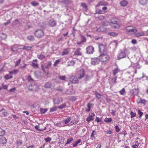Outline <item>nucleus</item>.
<instances>
[{"instance_id":"f257e3e1","label":"nucleus","mask_w":148,"mask_h":148,"mask_svg":"<svg viewBox=\"0 0 148 148\" xmlns=\"http://www.w3.org/2000/svg\"><path fill=\"white\" fill-rule=\"evenodd\" d=\"M100 61L102 62H106L109 59V57L108 55L106 54V53H101L99 56Z\"/></svg>"},{"instance_id":"f03ea898","label":"nucleus","mask_w":148,"mask_h":148,"mask_svg":"<svg viewBox=\"0 0 148 148\" xmlns=\"http://www.w3.org/2000/svg\"><path fill=\"white\" fill-rule=\"evenodd\" d=\"M35 36L38 38H41L44 36V32L41 29L36 30L34 32Z\"/></svg>"},{"instance_id":"7ed1b4c3","label":"nucleus","mask_w":148,"mask_h":148,"mask_svg":"<svg viewBox=\"0 0 148 148\" xmlns=\"http://www.w3.org/2000/svg\"><path fill=\"white\" fill-rule=\"evenodd\" d=\"M117 20L116 19L113 18L112 19L111 21V23L113 24L112 26L115 29L119 28L120 27V24Z\"/></svg>"},{"instance_id":"20e7f679","label":"nucleus","mask_w":148,"mask_h":148,"mask_svg":"<svg viewBox=\"0 0 148 148\" xmlns=\"http://www.w3.org/2000/svg\"><path fill=\"white\" fill-rule=\"evenodd\" d=\"M47 23L48 25L51 27L56 26L57 24L56 21L52 18L49 19L47 21Z\"/></svg>"},{"instance_id":"39448f33","label":"nucleus","mask_w":148,"mask_h":148,"mask_svg":"<svg viewBox=\"0 0 148 148\" xmlns=\"http://www.w3.org/2000/svg\"><path fill=\"white\" fill-rule=\"evenodd\" d=\"M94 51V48L92 46H89L86 48V53L88 54H92Z\"/></svg>"},{"instance_id":"423d86ee","label":"nucleus","mask_w":148,"mask_h":148,"mask_svg":"<svg viewBox=\"0 0 148 148\" xmlns=\"http://www.w3.org/2000/svg\"><path fill=\"white\" fill-rule=\"evenodd\" d=\"M130 27L131 26H127L126 27V30L128 33L131 34H133L137 32V30L135 27H134L133 29H128V28L129 27Z\"/></svg>"},{"instance_id":"0eeeda50","label":"nucleus","mask_w":148,"mask_h":148,"mask_svg":"<svg viewBox=\"0 0 148 148\" xmlns=\"http://www.w3.org/2000/svg\"><path fill=\"white\" fill-rule=\"evenodd\" d=\"M106 47V45H104L101 44L99 45V50L100 54L106 53L105 50Z\"/></svg>"},{"instance_id":"6e6552de","label":"nucleus","mask_w":148,"mask_h":148,"mask_svg":"<svg viewBox=\"0 0 148 148\" xmlns=\"http://www.w3.org/2000/svg\"><path fill=\"white\" fill-rule=\"evenodd\" d=\"M52 65L51 62L50 61H49L47 62V65L45 67H44L43 64L41 65V67L42 69L45 73H46V71L45 70V68L47 69H49L51 67Z\"/></svg>"},{"instance_id":"1a4fd4ad","label":"nucleus","mask_w":148,"mask_h":148,"mask_svg":"<svg viewBox=\"0 0 148 148\" xmlns=\"http://www.w3.org/2000/svg\"><path fill=\"white\" fill-rule=\"evenodd\" d=\"M69 81L72 83L74 84L77 83L78 82L77 77L75 75L71 76L70 77Z\"/></svg>"},{"instance_id":"9d476101","label":"nucleus","mask_w":148,"mask_h":148,"mask_svg":"<svg viewBox=\"0 0 148 148\" xmlns=\"http://www.w3.org/2000/svg\"><path fill=\"white\" fill-rule=\"evenodd\" d=\"M99 59L97 58H94L91 59V64L93 65L98 64L100 62Z\"/></svg>"},{"instance_id":"9b49d317","label":"nucleus","mask_w":148,"mask_h":148,"mask_svg":"<svg viewBox=\"0 0 148 148\" xmlns=\"http://www.w3.org/2000/svg\"><path fill=\"white\" fill-rule=\"evenodd\" d=\"M85 72L84 70L82 69H81L79 71L77 76L79 79H81L84 76Z\"/></svg>"},{"instance_id":"f8f14e48","label":"nucleus","mask_w":148,"mask_h":148,"mask_svg":"<svg viewBox=\"0 0 148 148\" xmlns=\"http://www.w3.org/2000/svg\"><path fill=\"white\" fill-rule=\"evenodd\" d=\"M138 89L135 88L130 90V93L131 96L137 95L138 94Z\"/></svg>"},{"instance_id":"ddd939ff","label":"nucleus","mask_w":148,"mask_h":148,"mask_svg":"<svg viewBox=\"0 0 148 148\" xmlns=\"http://www.w3.org/2000/svg\"><path fill=\"white\" fill-rule=\"evenodd\" d=\"M120 5L123 7H126L127 6L128 3V2L126 0H123L120 3Z\"/></svg>"},{"instance_id":"4468645a","label":"nucleus","mask_w":148,"mask_h":148,"mask_svg":"<svg viewBox=\"0 0 148 148\" xmlns=\"http://www.w3.org/2000/svg\"><path fill=\"white\" fill-rule=\"evenodd\" d=\"M7 141V139L4 137L0 138V144L3 145L6 144Z\"/></svg>"},{"instance_id":"2eb2a0df","label":"nucleus","mask_w":148,"mask_h":148,"mask_svg":"<svg viewBox=\"0 0 148 148\" xmlns=\"http://www.w3.org/2000/svg\"><path fill=\"white\" fill-rule=\"evenodd\" d=\"M62 101V99L61 98H58L55 99L53 100V102L55 104H58Z\"/></svg>"},{"instance_id":"dca6fc26","label":"nucleus","mask_w":148,"mask_h":148,"mask_svg":"<svg viewBox=\"0 0 148 148\" xmlns=\"http://www.w3.org/2000/svg\"><path fill=\"white\" fill-rule=\"evenodd\" d=\"M126 56V54L125 52H121L118 55V58L119 60H120L125 57Z\"/></svg>"},{"instance_id":"f3484780","label":"nucleus","mask_w":148,"mask_h":148,"mask_svg":"<svg viewBox=\"0 0 148 148\" xmlns=\"http://www.w3.org/2000/svg\"><path fill=\"white\" fill-rule=\"evenodd\" d=\"M81 49L80 48H77L75 51L74 54L77 56H81L82 55V52L80 51Z\"/></svg>"},{"instance_id":"a211bd4d","label":"nucleus","mask_w":148,"mask_h":148,"mask_svg":"<svg viewBox=\"0 0 148 148\" xmlns=\"http://www.w3.org/2000/svg\"><path fill=\"white\" fill-rule=\"evenodd\" d=\"M33 61L36 62H33L32 64V66L35 68L37 69L38 68V64L37 63V60L36 59L34 60Z\"/></svg>"},{"instance_id":"6ab92c4d","label":"nucleus","mask_w":148,"mask_h":148,"mask_svg":"<svg viewBox=\"0 0 148 148\" xmlns=\"http://www.w3.org/2000/svg\"><path fill=\"white\" fill-rule=\"evenodd\" d=\"M81 41L80 42H77V44H80L82 43L85 42H86V38L83 36H81Z\"/></svg>"},{"instance_id":"aec40b11","label":"nucleus","mask_w":148,"mask_h":148,"mask_svg":"<svg viewBox=\"0 0 148 148\" xmlns=\"http://www.w3.org/2000/svg\"><path fill=\"white\" fill-rule=\"evenodd\" d=\"M33 47V46H24V47L22 49L23 50H25L27 51H29L31 50V48Z\"/></svg>"},{"instance_id":"412c9836","label":"nucleus","mask_w":148,"mask_h":148,"mask_svg":"<svg viewBox=\"0 0 148 148\" xmlns=\"http://www.w3.org/2000/svg\"><path fill=\"white\" fill-rule=\"evenodd\" d=\"M148 2V0H139V3L143 5L147 4Z\"/></svg>"},{"instance_id":"4be33fe9","label":"nucleus","mask_w":148,"mask_h":148,"mask_svg":"<svg viewBox=\"0 0 148 148\" xmlns=\"http://www.w3.org/2000/svg\"><path fill=\"white\" fill-rule=\"evenodd\" d=\"M96 134L97 132H96L95 130H93L90 135V139H91L92 140H93V138L94 139L95 138V137L94 135Z\"/></svg>"},{"instance_id":"5701e85b","label":"nucleus","mask_w":148,"mask_h":148,"mask_svg":"<svg viewBox=\"0 0 148 148\" xmlns=\"http://www.w3.org/2000/svg\"><path fill=\"white\" fill-rule=\"evenodd\" d=\"M108 3L107 2L105 1H100L98 3V5H100L106 6L108 5Z\"/></svg>"},{"instance_id":"b1692460","label":"nucleus","mask_w":148,"mask_h":148,"mask_svg":"<svg viewBox=\"0 0 148 148\" xmlns=\"http://www.w3.org/2000/svg\"><path fill=\"white\" fill-rule=\"evenodd\" d=\"M36 87L37 86L36 85H31L29 86V89L30 90L34 91L36 89Z\"/></svg>"},{"instance_id":"393cba45","label":"nucleus","mask_w":148,"mask_h":148,"mask_svg":"<svg viewBox=\"0 0 148 148\" xmlns=\"http://www.w3.org/2000/svg\"><path fill=\"white\" fill-rule=\"evenodd\" d=\"M51 82H48L46 83L45 87V88H50L51 87Z\"/></svg>"},{"instance_id":"a878e982","label":"nucleus","mask_w":148,"mask_h":148,"mask_svg":"<svg viewBox=\"0 0 148 148\" xmlns=\"http://www.w3.org/2000/svg\"><path fill=\"white\" fill-rule=\"evenodd\" d=\"M73 140V139L72 137H71L69 138H68L67 140V142L65 144V146H66L67 144L71 143Z\"/></svg>"},{"instance_id":"bb28decb","label":"nucleus","mask_w":148,"mask_h":148,"mask_svg":"<svg viewBox=\"0 0 148 148\" xmlns=\"http://www.w3.org/2000/svg\"><path fill=\"white\" fill-rule=\"evenodd\" d=\"M37 56L38 58L40 60H42L45 58L44 55L41 54L38 55Z\"/></svg>"},{"instance_id":"cd10ccee","label":"nucleus","mask_w":148,"mask_h":148,"mask_svg":"<svg viewBox=\"0 0 148 148\" xmlns=\"http://www.w3.org/2000/svg\"><path fill=\"white\" fill-rule=\"evenodd\" d=\"M110 24V23L107 21L103 22L102 23V25L103 26H107Z\"/></svg>"},{"instance_id":"c85d7f7f","label":"nucleus","mask_w":148,"mask_h":148,"mask_svg":"<svg viewBox=\"0 0 148 148\" xmlns=\"http://www.w3.org/2000/svg\"><path fill=\"white\" fill-rule=\"evenodd\" d=\"M75 63V62L74 60H71L68 62L67 66H73Z\"/></svg>"},{"instance_id":"c756f323","label":"nucleus","mask_w":148,"mask_h":148,"mask_svg":"<svg viewBox=\"0 0 148 148\" xmlns=\"http://www.w3.org/2000/svg\"><path fill=\"white\" fill-rule=\"evenodd\" d=\"M112 121V120L111 118H106L104 120V121L105 122L108 123L111 122Z\"/></svg>"},{"instance_id":"7c9ffc66","label":"nucleus","mask_w":148,"mask_h":148,"mask_svg":"<svg viewBox=\"0 0 148 148\" xmlns=\"http://www.w3.org/2000/svg\"><path fill=\"white\" fill-rule=\"evenodd\" d=\"M66 106V104L65 103H62L60 106H58V108L59 109H62L64 108H65Z\"/></svg>"},{"instance_id":"2f4dec72","label":"nucleus","mask_w":148,"mask_h":148,"mask_svg":"<svg viewBox=\"0 0 148 148\" xmlns=\"http://www.w3.org/2000/svg\"><path fill=\"white\" fill-rule=\"evenodd\" d=\"M31 4L32 6H38L39 4V3L36 2L35 1H34L32 2L31 3Z\"/></svg>"},{"instance_id":"473e14b6","label":"nucleus","mask_w":148,"mask_h":148,"mask_svg":"<svg viewBox=\"0 0 148 148\" xmlns=\"http://www.w3.org/2000/svg\"><path fill=\"white\" fill-rule=\"evenodd\" d=\"M27 39L30 41H33L34 40V37L33 36L30 35L27 36Z\"/></svg>"},{"instance_id":"72a5a7b5","label":"nucleus","mask_w":148,"mask_h":148,"mask_svg":"<svg viewBox=\"0 0 148 148\" xmlns=\"http://www.w3.org/2000/svg\"><path fill=\"white\" fill-rule=\"evenodd\" d=\"M59 3H62L64 4H66L68 3V0H58Z\"/></svg>"},{"instance_id":"f704fd0d","label":"nucleus","mask_w":148,"mask_h":148,"mask_svg":"<svg viewBox=\"0 0 148 148\" xmlns=\"http://www.w3.org/2000/svg\"><path fill=\"white\" fill-rule=\"evenodd\" d=\"M17 45H15L12 46V50L13 51H17L18 49H17Z\"/></svg>"},{"instance_id":"c9c22d12","label":"nucleus","mask_w":148,"mask_h":148,"mask_svg":"<svg viewBox=\"0 0 148 148\" xmlns=\"http://www.w3.org/2000/svg\"><path fill=\"white\" fill-rule=\"evenodd\" d=\"M93 105V104L92 103H88L87 104V107L88 108V109L86 110V111H87V112H88L90 111V110L91 106V105Z\"/></svg>"},{"instance_id":"e433bc0d","label":"nucleus","mask_w":148,"mask_h":148,"mask_svg":"<svg viewBox=\"0 0 148 148\" xmlns=\"http://www.w3.org/2000/svg\"><path fill=\"white\" fill-rule=\"evenodd\" d=\"M18 72V70L17 69H15L12 71L10 72V74L12 73L14 74H16Z\"/></svg>"},{"instance_id":"4c0bfd02","label":"nucleus","mask_w":148,"mask_h":148,"mask_svg":"<svg viewBox=\"0 0 148 148\" xmlns=\"http://www.w3.org/2000/svg\"><path fill=\"white\" fill-rule=\"evenodd\" d=\"M57 108L56 106H54L50 108V112H52L56 110Z\"/></svg>"},{"instance_id":"58836bf2","label":"nucleus","mask_w":148,"mask_h":148,"mask_svg":"<svg viewBox=\"0 0 148 148\" xmlns=\"http://www.w3.org/2000/svg\"><path fill=\"white\" fill-rule=\"evenodd\" d=\"M95 95L99 99L101 98V94L97 92V91H95Z\"/></svg>"},{"instance_id":"ea45409f","label":"nucleus","mask_w":148,"mask_h":148,"mask_svg":"<svg viewBox=\"0 0 148 148\" xmlns=\"http://www.w3.org/2000/svg\"><path fill=\"white\" fill-rule=\"evenodd\" d=\"M35 128L38 131H43V130H45L46 129V127H45L44 129H40V128L38 126V125H36L35 126Z\"/></svg>"},{"instance_id":"a19ab883","label":"nucleus","mask_w":148,"mask_h":148,"mask_svg":"<svg viewBox=\"0 0 148 148\" xmlns=\"http://www.w3.org/2000/svg\"><path fill=\"white\" fill-rule=\"evenodd\" d=\"M81 139H78L77 141H76L74 144H73V147H76L77 145V144L80 143L81 142Z\"/></svg>"},{"instance_id":"79ce46f5","label":"nucleus","mask_w":148,"mask_h":148,"mask_svg":"<svg viewBox=\"0 0 148 148\" xmlns=\"http://www.w3.org/2000/svg\"><path fill=\"white\" fill-rule=\"evenodd\" d=\"M81 5L84 9L85 10H87V7L85 3H81Z\"/></svg>"},{"instance_id":"37998d69","label":"nucleus","mask_w":148,"mask_h":148,"mask_svg":"<svg viewBox=\"0 0 148 148\" xmlns=\"http://www.w3.org/2000/svg\"><path fill=\"white\" fill-rule=\"evenodd\" d=\"M71 120V118L70 117H68L67 119H65L64 121V123L65 124H66L68 123Z\"/></svg>"},{"instance_id":"c03bdc74","label":"nucleus","mask_w":148,"mask_h":148,"mask_svg":"<svg viewBox=\"0 0 148 148\" xmlns=\"http://www.w3.org/2000/svg\"><path fill=\"white\" fill-rule=\"evenodd\" d=\"M69 51L67 49H64L62 52V55H64L67 54L69 53Z\"/></svg>"},{"instance_id":"a18cd8bd","label":"nucleus","mask_w":148,"mask_h":148,"mask_svg":"<svg viewBox=\"0 0 148 148\" xmlns=\"http://www.w3.org/2000/svg\"><path fill=\"white\" fill-rule=\"evenodd\" d=\"M27 65V64H24L23 66L20 65L19 67V69H21L22 70H24L26 68V66Z\"/></svg>"},{"instance_id":"49530a36","label":"nucleus","mask_w":148,"mask_h":148,"mask_svg":"<svg viewBox=\"0 0 148 148\" xmlns=\"http://www.w3.org/2000/svg\"><path fill=\"white\" fill-rule=\"evenodd\" d=\"M89 117H87L86 119V120L88 122H89L93 120V118L90 116V115H89Z\"/></svg>"},{"instance_id":"de8ad7c7","label":"nucleus","mask_w":148,"mask_h":148,"mask_svg":"<svg viewBox=\"0 0 148 148\" xmlns=\"http://www.w3.org/2000/svg\"><path fill=\"white\" fill-rule=\"evenodd\" d=\"M146 102V100L144 99H140V101L138 102V103L139 104V103H142L143 104H145V102Z\"/></svg>"},{"instance_id":"09e8293b","label":"nucleus","mask_w":148,"mask_h":148,"mask_svg":"<svg viewBox=\"0 0 148 148\" xmlns=\"http://www.w3.org/2000/svg\"><path fill=\"white\" fill-rule=\"evenodd\" d=\"M5 134V131L3 129L0 128V136H2Z\"/></svg>"},{"instance_id":"8fccbe9b","label":"nucleus","mask_w":148,"mask_h":148,"mask_svg":"<svg viewBox=\"0 0 148 148\" xmlns=\"http://www.w3.org/2000/svg\"><path fill=\"white\" fill-rule=\"evenodd\" d=\"M109 34L111 36H115L118 35V34L117 33L114 32H111L109 33Z\"/></svg>"},{"instance_id":"3c124183","label":"nucleus","mask_w":148,"mask_h":148,"mask_svg":"<svg viewBox=\"0 0 148 148\" xmlns=\"http://www.w3.org/2000/svg\"><path fill=\"white\" fill-rule=\"evenodd\" d=\"M138 114L139 115L140 118L141 117L143 114V112H141L140 110H138Z\"/></svg>"},{"instance_id":"603ef678","label":"nucleus","mask_w":148,"mask_h":148,"mask_svg":"<svg viewBox=\"0 0 148 148\" xmlns=\"http://www.w3.org/2000/svg\"><path fill=\"white\" fill-rule=\"evenodd\" d=\"M19 20L18 19H16L13 22V24L14 25H17L19 22Z\"/></svg>"},{"instance_id":"864d4df0","label":"nucleus","mask_w":148,"mask_h":148,"mask_svg":"<svg viewBox=\"0 0 148 148\" xmlns=\"http://www.w3.org/2000/svg\"><path fill=\"white\" fill-rule=\"evenodd\" d=\"M119 72V69H116L114 70L113 71V74L114 75H116Z\"/></svg>"},{"instance_id":"5fc2aeb1","label":"nucleus","mask_w":148,"mask_h":148,"mask_svg":"<svg viewBox=\"0 0 148 148\" xmlns=\"http://www.w3.org/2000/svg\"><path fill=\"white\" fill-rule=\"evenodd\" d=\"M130 114L131 115V118L135 117L136 116V113L133 112L132 111H131L130 112Z\"/></svg>"},{"instance_id":"6e6d98bb","label":"nucleus","mask_w":148,"mask_h":148,"mask_svg":"<svg viewBox=\"0 0 148 148\" xmlns=\"http://www.w3.org/2000/svg\"><path fill=\"white\" fill-rule=\"evenodd\" d=\"M47 110L46 108L43 109V108H41L40 109V111L41 113H42L44 114L45 112H46Z\"/></svg>"},{"instance_id":"4d7b16f0","label":"nucleus","mask_w":148,"mask_h":148,"mask_svg":"<svg viewBox=\"0 0 148 148\" xmlns=\"http://www.w3.org/2000/svg\"><path fill=\"white\" fill-rule=\"evenodd\" d=\"M144 35V33L143 32L138 33L136 34V36L138 37L141 36H143Z\"/></svg>"},{"instance_id":"13d9d810","label":"nucleus","mask_w":148,"mask_h":148,"mask_svg":"<svg viewBox=\"0 0 148 148\" xmlns=\"http://www.w3.org/2000/svg\"><path fill=\"white\" fill-rule=\"evenodd\" d=\"M12 75L10 76L8 75H6L5 76V77L6 79H10L12 78Z\"/></svg>"},{"instance_id":"bf43d9fd","label":"nucleus","mask_w":148,"mask_h":148,"mask_svg":"<svg viewBox=\"0 0 148 148\" xmlns=\"http://www.w3.org/2000/svg\"><path fill=\"white\" fill-rule=\"evenodd\" d=\"M21 59L20 58H19L18 60L16 62L15 65V67L18 66L19 64L20 63L21 61Z\"/></svg>"},{"instance_id":"052dcab7","label":"nucleus","mask_w":148,"mask_h":148,"mask_svg":"<svg viewBox=\"0 0 148 148\" xmlns=\"http://www.w3.org/2000/svg\"><path fill=\"white\" fill-rule=\"evenodd\" d=\"M58 78L60 79V80H65L66 77L64 76H60Z\"/></svg>"},{"instance_id":"680f3d73","label":"nucleus","mask_w":148,"mask_h":148,"mask_svg":"<svg viewBox=\"0 0 148 148\" xmlns=\"http://www.w3.org/2000/svg\"><path fill=\"white\" fill-rule=\"evenodd\" d=\"M114 128H115V130H116V132H119V131L120 130H121V129L118 126H116L115 127H114Z\"/></svg>"},{"instance_id":"e2e57ef3","label":"nucleus","mask_w":148,"mask_h":148,"mask_svg":"<svg viewBox=\"0 0 148 148\" xmlns=\"http://www.w3.org/2000/svg\"><path fill=\"white\" fill-rule=\"evenodd\" d=\"M91 78V77L88 75H86V77H85V79L86 81H88L90 80Z\"/></svg>"},{"instance_id":"0e129e2a","label":"nucleus","mask_w":148,"mask_h":148,"mask_svg":"<svg viewBox=\"0 0 148 148\" xmlns=\"http://www.w3.org/2000/svg\"><path fill=\"white\" fill-rule=\"evenodd\" d=\"M45 141L47 142H50L51 140V138L49 137H47L45 138Z\"/></svg>"},{"instance_id":"69168bd1","label":"nucleus","mask_w":148,"mask_h":148,"mask_svg":"<svg viewBox=\"0 0 148 148\" xmlns=\"http://www.w3.org/2000/svg\"><path fill=\"white\" fill-rule=\"evenodd\" d=\"M35 76L37 78H39L40 77L41 75L39 73H34Z\"/></svg>"},{"instance_id":"338daca9","label":"nucleus","mask_w":148,"mask_h":148,"mask_svg":"<svg viewBox=\"0 0 148 148\" xmlns=\"http://www.w3.org/2000/svg\"><path fill=\"white\" fill-rule=\"evenodd\" d=\"M60 62V60H56L54 64H53V66H56Z\"/></svg>"},{"instance_id":"774afa93","label":"nucleus","mask_w":148,"mask_h":148,"mask_svg":"<svg viewBox=\"0 0 148 148\" xmlns=\"http://www.w3.org/2000/svg\"><path fill=\"white\" fill-rule=\"evenodd\" d=\"M125 89L123 88L122 90L119 91V92L121 95H123L124 94V93L125 92Z\"/></svg>"}]
</instances>
